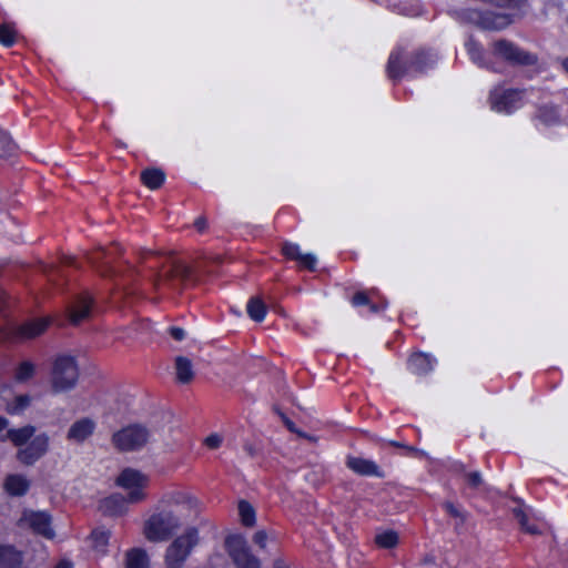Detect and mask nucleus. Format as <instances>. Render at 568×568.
I'll use <instances>...</instances> for the list:
<instances>
[{"label": "nucleus", "mask_w": 568, "mask_h": 568, "mask_svg": "<svg viewBox=\"0 0 568 568\" xmlns=\"http://www.w3.org/2000/svg\"><path fill=\"white\" fill-rule=\"evenodd\" d=\"M248 316L255 322L264 321L266 316V306L258 297H252L246 305Z\"/></svg>", "instance_id": "a878e982"}, {"label": "nucleus", "mask_w": 568, "mask_h": 568, "mask_svg": "<svg viewBox=\"0 0 568 568\" xmlns=\"http://www.w3.org/2000/svg\"><path fill=\"white\" fill-rule=\"evenodd\" d=\"M196 367L191 357H175L174 375L180 384H190L195 377Z\"/></svg>", "instance_id": "2eb2a0df"}, {"label": "nucleus", "mask_w": 568, "mask_h": 568, "mask_svg": "<svg viewBox=\"0 0 568 568\" xmlns=\"http://www.w3.org/2000/svg\"><path fill=\"white\" fill-rule=\"evenodd\" d=\"M225 547L236 568H261L260 559L252 554L242 535L227 537Z\"/></svg>", "instance_id": "423d86ee"}, {"label": "nucleus", "mask_w": 568, "mask_h": 568, "mask_svg": "<svg viewBox=\"0 0 568 568\" xmlns=\"http://www.w3.org/2000/svg\"><path fill=\"white\" fill-rule=\"evenodd\" d=\"M513 514L526 532H529L531 535L539 534V529L537 528V526L528 521V517L521 508H515L513 510Z\"/></svg>", "instance_id": "72a5a7b5"}, {"label": "nucleus", "mask_w": 568, "mask_h": 568, "mask_svg": "<svg viewBox=\"0 0 568 568\" xmlns=\"http://www.w3.org/2000/svg\"><path fill=\"white\" fill-rule=\"evenodd\" d=\"M237 508L241 523L246 527H253L256 521L253 506L246 500H241Z\"/></svg>", "instance_id": "c85d7f7f"}, {"label": "nucleus", "mask_w": 568, "mask_h": 568, "mask_svg": "<svg viewBox=\"0 0 568 568\" xmlns=\"http://www.w3.org/2000/svg\"><path fill=\"white\" fill-rule=\"evenodd\" d=\"M30 488V480L20 474L8 475L3 481V489L13 497L23 496Z\"/></svg>", "instance_id": "dca6fc26"}, {"label": "nucleus", "mask_w": 568, "mask_h": 568, "mask_svg": "<svg viewBox=\"0 0 568 568\" xmlns=\"http://www.w3.org/2000/svg\"><path fill=\"white\" fill-rule=\"evenodd\" d=\"M199 542V531L196 528H189L184 534L175 538L168 547L165 552V564L168 568H182L190 556L192 549Z\"/></svg>", "instance_id": "f03ea898"}, {"label": "nucleus", "mask_w": 568, "mask_h": 568, "mask_svg": "<svg viewBox=\"0 0 568 568\" xmlns=\"http://www.w3.org/2000/svg\"><path fill=\"white\" fill-rule=\"evenodd\" d=\"M30 400L28 395H19L12 403L8 404L7 412L9 414H19L29 406Z\"/></svg>", "instance_id": "f704fd0d"}, {"label": "nucleus", "mask_w": 568, "mask_h": 568, "mask_svg": "<svg viewBox=\"0 0 568 568\" xmlns=\"http://www.w3.org/2000/svg\"><path fill=\"white\" fill-rule=\"evenodd\" d=\"M79 368L74 357H57L51 371V386L54 393L68 392L77 385Z\"/></svg>", "instance_id": "7ed1b4c3"}, {"label": "nucleus", "mask_w": 568, "mask_h": 568, "mask_svg": "<svg viewBox=\"0 0 568 568\" xmlns=\"http://www.w3.org/2000/svg\"><path fill=\"white\" fill-rule=\"evenodd\" d=\"M282 251L287 258L296 261L301 267L313 271L316 266V256L313 253H302L301 247L295 243H285Z\"/></svg>", "instance_id": "ddd939ff"}, {"label": "nucleus", "mask_w": 568, "mask_h": 568, "mask_svg": "<svg viewBox=\"0 0 568 568\" xmlns=\"http://www.w3.org/2000/svg\"><path fill=\"white\" fill-rule=\"evenodd\" d=\"M55 568H73L72 562L68 560H61Z\"/></svg>", "instance_id": "c03bdc74"}, {"label": "nucleus", "mask_w": 568, "mask_h": 568, "mask_svg": "<svg viewBox=\"0 0 568 568\" xmlns=\"http://www.w3.org/2000/svg\"><path fill=\"white\" fill-rule=\"evenodd\" d=\"M394 7L399 13L408 17L419 16L423 11L419 0H399Z\"/></svg>", "instance_id": "cd10ccee"}, {"label": "nucleus", "mask_w": 568, "mask_h": 568, "mask_svg": "<svg viewBox=\"0 0 568 568\" xmlns=\"http://www.w3.org/2000/svg\"><path fill=\"white\" fill-rule=\"evenodd\" d=\"M168 333L175 339V341H183L186 336V333L183 328L171 326L168 328Z\"/></svg>", "instance_id": "ea45409f"}, {"label": "nucleus", "mask_w": 568, "mask_h": 568, "mask_svg": "<svg viewBox=\"0 0 568 568\" xmlns=\"http://www.w3.org/2000/svg\"><path fill=\"white\" fill-rule=\"evenodd\" d=\"M353 305L361 306L368 303L367 296L364 293H357L353 296Z\"/></svg>", "instance_id": "79ce46f5"}, {"label": "nucleus", "mask_w": 568, "mask_h": 568, "mask_svg": "<svg viewBox=\"0 0 568 568\" xmlns=\"http://www.w3.org/2000/svg\"><path fill=\"white\" fill-rule=\"evenodd\" d=\"M434 367L430 357H409L407 368L415 375L423 376L429 373Z\"/></svg>", "instance_id": "5701e85b"}, {"label": "nucleus", "mask_w": 568, "mask_h": 568, "mask_svg": "<svg viewBox=\"0 0 568 568\" xmlns=\"http://www.w3.org/2000/svg\"><path fill=\"white\" fill-rule=\"evenodd\" d=\"M196 226H197L199 230H203L204 229V223L201 222V221H197L196 222Z\"/></svg>", "instance_id": "09e8293b"}, {"label": "nucleus", "mask_w": 568, "mask_h": 568, "mask_svg": "<svg viewBox=\"0 0 568 568\" xmlns=\"http://www.w3.org/2000/svg\"><path fill=\"white\" fill-rule=\"evenodd\" d=\"M443 507L446 510V513L448 515H450L452 517L459 518L460 523L465 521L466 517H465L464 513L458 507H456L453 503L445 501L443 504Z\"/></svg>", "instance_id": "e433bc0d"}, {"label": "nucleus", "mask_w": 568, "mask_h": 568, "mask_svg": "<svg viewBox=\"0 0 568 568\" xmlns=\"http://www.w3.org/2000/svg\"><path fill=\"white\" fill-rule=\"evenodd\" d=\"M141 179L145 186L156 190L163 184L165 175L161 170L148 169L141 173Z\"/></svg>", "instance_id": "b1692460"}, {"label": "nucleus", "mask_w": 568, "mask_h": 568, "mask_svg": "<svg viewBox=\"0 0 568 568\" xmlns=\"http://www.w3.org/2000/svg\"><path fill=\"white\" fill-rule=\"evenodd\" d=\"M489 101L490 108L494 111L498 113L510 114L521 108L526 99L525 93L521 91L496 88L491 91Z\"/></svg>", "instance_id": "0eeeda50"}, {"label": "nucleus", "mask_w": 568, "mask_h": 568, "mask_svg": "<svg viewBox=\"0 0 568 568\" xmlns=\"http://www.w3.org/2000/svg\"><path fill=\"white\" fill-rule=\"evenodd\" d=\"M403 52L400 50H395L390 53L388 63H387V72L390 78H398L402 75V61H403Z\"/></svg>", "instance_id": "c756f323"}, {"label": "nucleus", "mask_w": 568, "mask_h": 568, "mask_svg": "<svg viewBox=\"0 0 568 568\" xmlns=\"http://www.w3.org/2000/svg\"><path fill=\"white\" fill-rule=\"evenodd\" d=\"M95 429V422L89 417L75 420L67 433V439L71 443L82 444L92 436Z\"/></svg>", "instance_id": "f8f14e48"}, {"label": "nucleus", "mask_w": 568, "mask_h": 568, "mask_svg": "<svg viewBox=\"0 0 568 568\" xmlns=\"http://www.w3.org/2000/svg\"><path fill=\"white\" fill-rule=\"evenodd\" d=\"M562 68L568 73V58L562 61Z\"/></svg>", "instance_id": "de8ad7c7"}, {"label": "nucleus", "mask_w": 568, "mask_h": 568, "mask_svg": "<svg viewBox=\"0 0 568 568\" xmlns=\"http://www.w3.org/2000/svg\"><path fill=\"white\" fill-rule=\"evenodd\" d=\"M8 419L0 416V430L4 429L8 426Z\"/></svg>", "instance_id": "49530a36"}, {"label": "nucleus", "mask_w": 568, "mask_h": 568, "mask_svg": "<svg viewBox=\"0 0 568 568\" xmlns=\"http://www.w3.org/2000/svg\"><path fill=\"white\" fill-rule=\"evenodd\" d=\"M221 444L222 438L216 434L210 435L205 438V445L211 449L219 448Z\"/></svg>", "instance_id": "a19ab883"}, {"label": "nucleus", "mask_w": 568, "mask_h": 568, "mask_svg": "<svg viewBox=\"0 0 568 568\" xmlns=\"http://www.w3.org/2000/svg\"><path fill=\"white\" fill-rule=\"evenodd\" d=\"M126 568H149L148 554L140 548L131 549L125 555Z\"/></svg>", "instance_id": "412c9836"}, {"label": "nucleus", "mask_w": 568, "mask_h": 568, "mask_svg": "<svg viewBox=\"0 0 568 568\" xmlns=\"http://www.w3.org/2000/svg\"><path fill=\"white\" fill-rule=\"evenodd\" d=\"M16 41V33L10 24L0 26V43L6 47H11Z\"/></svg>", "instance_id": "c9c22d12"}, {"label": "nucleus", "mask_w": 568, "mask_h": 568, "mask_svg": "<svg viewBox=\"0 0 568 568\" xmlns=\"http://www.w3.org/2000/svg\"><path fill=\"white\" fill-rule=\"evenodd\" d=\"M494 53L499 58L520 64H531L536 60L532 54L520 50L505 40L497 41L494 44Z\"/></svg>", "instance_id": "9d476101"}, {"label": "nucleus", "mask_w": 568, "mask_h": 568, "mask_svg": "<svg viewBox=\"0 0 568 568\" xmlns=\"http://www.w3.org/2000/svg\"><path fill=\"white\" fill-rule=\"evenodd\" d=\"M128 497L121 495H112L105 498L102 504V510L110 516H120L126 511Z\"/></svg>", "instance_id": "aec40b11"}, {"label": "nucleus", "mask_w": 568, "mask_h": 568, "mask_svg": "<svg viewBox=\"0 0 568 568\" xmlns=\"http://www.w3.org/2000/svg\"><path fill=\"white\" fill-rule=\"evenodd\" d=\"M110 536V530L102 528L93 530L91 534L93 547L100 552H105Z\"/></svg>", "instance_id": "7c9ffc66"}, {"label": "nucleus", "mask_w": 568, "mask_h": 568, "mask_svg": "<svg viewBox=\"0 0 568 568\" xmlns=\"http://www.w3.org/2000/svg\"><path fill=\"white\" fill-rule=\"evenodd\" d=\"M465 48L470 57V59L478 65H484L485 59H484V52L481 48L478 45L477 42H475L471 38H469L465 42Z\"/></svg>", "instance_id": "2f4dec72"}, {"label": "nucleus", "mask_w": 568, "mask_h": 568, "mask_svg": "<svg viewBox=\"0 0 568 568\" xmlns=\"http://www.w3.org/2000/svg\"><path fill=\"white\" fill-rule=\"evenodd\" d=\"M22 552L12 546L0 545V568H21Z\"/></svg>", "instance_id": "f3484780"}, {"label": "nucleus", "mask_w": 568, "mask_h": 568, "mask_svg": "<svg viewBox=\"0 0 568 568\" xmlns=\"http://www.w3.org/2000/svg\"><path fill=\"white\" fill-rule=\"evenodd\" d=\"M273 568H290L283 560L277 559L274 561Z\"/></svg>", "instance_id": "a18cd8bd"}, {"label": "nucleus", "mask_w": 568, "mask_h": 568, "mask_svg": "<svg viewBox=\"0 0 568 568\" xmlns=\"http://www.w3.org/2000/svg\"><path fill=\"white\" fill-rule=\"evenodd\" d=\"M49 438L47 435L34 437L29 445L20 449L17 454L18 459L24 465L34 464L48 450Z\"/></svg>", "instance_id": "9b49d317"}, {"label": "nucleus", "mask_w": 568, "mask_h": 568, "mask_svg": "<svg viewBox=\"0 0 568 568\" xmlns=\"http://www.w3.org/2000/svg\"><path fill=\"white\" fill-rule=\"evenodd\" d=\"M253 541L261 548L264 549L266 547L267 534L265 530H258L253 536Z\"/></svg>", "instance_id": "58836bf2"}, {"label": "nucleus", "mask_w": 568, "mask_h": 568, "mask_svg": "<svg viewBox=\"0 0 568 568\" xmlns=\"http://www.w3.org/2000/svg\"><path fill=\"white\" fill-rule=\"evenodd\" d=\"M467 19L487 30H501L513 22L509 14L504 13H483L478 10L471 9L466 12Z\"/></svg>", "instance_id": "1a4fd4ad"}, {"label": "nucleus", "mask_w": 568, "mask_h": 568, "mask_svg": "<svg viewBox=\"0 0 568 568\" xmlns=\"http://www.w3.org/2000/svg\"><path fill=\"white\" fill-rule=\"evenodd\" d=\"M150 430L140 424L129 425L118 430L112 436V444L121 452H130L142 448L150 439Z\"/></svg>", "instance_id": "20e7f679"}, {"label": "nucleus", "mask_w": 568, "mask_h": 568, "mask_svg": "<svg viewBox=\"0 0 568 568\" xmlns=\"http://www.w3.org/2000/svg\"><path fill=\"white\" fill-rule=\"evenodd\" d=\"M375 541L382 548H393L398 542V535L393 530L384 531L376 535Z\"/></svg>", "instance_id": "473e14b6"}, {"label": "nucleus", "mask_w": 568, "mask_h": 568, "mask_svg": "<svg viewBox=\"0 0 568 568\" xmlns=\"http://www.w3.org/2000/svg\"><path fill=\"white\" fill-rule=\"evenodd\" d=\"M468 485L471 488H478L483 484V478L479 471H473L465 475Z\"/></svg>", "instance_id": "4c0bfd02"}, {"label": "nucleus", "mask_w": 568, "mask_h": 568, "mask_svg": "<svg viewBox=\"0 0 568 568\" xmlns=\"http://www.w3.org/2000/svg\"><path fill=\"white\" fill-rule=\"evenodd\" d=\"M389 444H390L392 446H394V447H398V448H403V449H405V452H406L407 454H410V453H415V452H416V449H415L414 447H412V446H407V445H405V444H403V443H398V442H389Z\"/></svg>", "instance_id": "37998d69"}, {"label": "nucleus", "mask_w": 568, "mask_h": 568, "mask_svg": "<svg viewBox=\"0 0 568 568\" xmlns=\"http://www.w3.org/2000/svg\"><path fill=\"white\" fill-rule=\"evenodd\" d=\"M346 465L349 469L361 476H375L378 478L384 477L383 470L375 462L371 459H365L362 457H348Z\"/></svg>", "instance_id": "4468645a"}, {"label": "nucleus", "mask_w": 568, "mask_h": 568, "mask_svg": "<svg viewBox=\"0 0 568 568\" xmlns=\"http://www.w3.org/2000/svg\"><path fill=\"white\" fill-rule=\"evenodd\" d=\"M181 527L180 518L172 511L152 515L144 524V536L148 540L160 542L169 539Z\"/></svg>", "instance_id": "f257e3e1"}, {"label": "nucleus", "mask_w": 568, "mask_h": 568, "mask_svg": "<svg viewBox=\"0 0 568 568\" xmlns=\"http://www.w3.org/2000/svg\"><path fill=\"white\" fill-rule=\"evenodd\" d=\"M18 526L22 529H30L32 532L47 539L54 537L51 527V516L45 511L26 509L18 520Z\"/></svg>", "instance_id": "6e6552de"}, {"label": "nucleus", "mask_w": 568, "mask_h": 568, "mask_svg": "<svg viewBox=\"0 0 568 568\" xmlns=\"http://www.w3.org/2000/svg\"><path fill=\"white\" fill-rule=\"evenodd\" d=\"M34 432L36 428L30 425L17 429L12 428L7 432L6 438L16 446H22L33 436Z\"/></svg>", "instance_id": "4be33fe9"}, {"label": "nucleus", "mask_w": 568, "mask_h": 568, "mask_svg": "<svg viewBox=\"0 0 568 568\" xmlns=\"http://www.w3.org/2000/svg\"><path fill=\"white\" fill-rule=\"evenodd\" d=\"M116 485L128 491V501L136 504L145 499L149 477L133 468L123 469L116 478Z\"/></svg>", "instance_id": "39448f33"}, {"label": "nucleus", "mask_w": 568, "mask_h": 568, "mask_svg": "<svg viewBox=\"0 0 568 568\" xmlns=\"http://www.w3.org/2000/svg\"><path fill=\"white\" fill-rule=\"evenodd\" d=\"M91 311V300L89 296H82L77 300L69 310V318L73 324H79L85 320Z\"/></svg>", "instance_id": "6ab92c4d"}, {"label": "nucleus", "mask_w": 568, "mask_h": 568, "mask_svg": "<svg viewBox=\"0 0 568 568\" xmlns=\"http://www.w3.org/2000/svg\"><path fill=\"white\" fill-rule=\"evenodd\" d=\"M287 426L291 430L295 432L294 427H293V424L292 423H287Z\"/></svg>", "instance_id": "8fccbe9b"}, {"label": "nucleus", "mask_w": 568, "mask_h": 568, "mask_svg": "<svg viewBox=\"0 0 568 568\" xmlns=\"http://www.w3.org/2000/svg\"><path fill=\"white\" fill-rule=\"evenodd\" d=\"M49 318H34L26 322L19 328V335L22 338H33L42 334L49 326Z\"/></svg>", "instance_id": "a211bd4d"}, {"label": "nucleus", "mask_w": 568, "mask_h": 568, "mask_svg": "<svg viewBox=\"0 0 568 568\" xmlns=\"http://www.w3.org/2000/svg\"><path fill=\"white\" fill-rule=\"evenodd\" d=\"M537 126H550L559 121L558 113L554 106H542L536 115Z\"/></svg>", "instance_id": "393cba45"}, {"label": "nucleus", "mask_w": 568, "mask_h": 568, "mask_svg": "<svg viewBox=\"0 0 568 568\" xmlns=\"http://www.w3.org/2000/svg\"><path fill=\"white\" fill-rule=\"evenodd\" d=\"M36 374V365L30 361H21L14 369V381L24 383L31 379Z\"/></svg>", "instance_id": "bb28decb"}]
</instances>
